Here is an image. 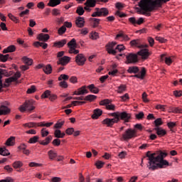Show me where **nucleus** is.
Wrapping results in <instances>:
<instances>
[{
  "label": "nucleus",
  "mask_w": 182,
  "mask_h": 182,
  "mask_svg": "<svg viewBox=\"0 0 182 182\" xmlns=\"http://www.w3.org/2000/svg\"><path fill=\"white\" fill-rule=\"evenodd\" d=\"M126 89H127V87L125 85H121L118 87L117 92V93H123V92H126Z\"/></svg>",
  "instance_id": "58836bf2"
},
{
  "label": "nucleus",
  "mask_w": 182,
  "mask_h": 182,
  "mask_svg": "<svg viewBox=\"0 0 182 182\" xmlns=\"http://www.w3.org/2000/svg\"><path fill=\"white\" fill-rule=\"evenodd\" d=\"M170 0H141L139 2L141 15H146V12H153L156 8H161L163 4H167Z\"/></svg>",
  "instance_id": "f03ea898"
},
{
  "label": "nucleus",
  "mask_w": 182,
  "mask_h": 182,
  "mask_svg": "<svg viewBox=\"0 0 182 182\" xmlns=\"http://www.w3.org/2000/svg\"><path fill=\"white\" fill-rule=\"evenodd\" d=\"M136 55L138 56H141V58L142 59V60H146V59H149V57L150 56V55H151V53L149 51V49L144 48L138 51L136 53Z\"/></svg>",
  "instance_id": "1a4fd4ad"
},
{
  "label": "nucleus",
  "mask_w": 182,
  "mask_h": 182,
  "mask_svg": "<svg viewBox=\"0 0 182 182\" xmlns=\"http://www.w3.org/2000/svg\"><path fill=\"white\" fill-rule=\"evenodd\" d=\"M69 62H70V58L68 56H63L59 58L58 64L62 65V66H66V65H68Z\"/></svg>",
  "instance_id": "ddd939ff"
},
{
  "label": "nucleus",
  "mask_w": 182,
  "mask_h": 182,
  "mask_svg": "<svg viewBox=\"0 0 182 182\" xmlns=\"http://www.w3.org/2000/svg\"><path fill=\"white\" fill-rule=\"evenodd\" d=\"M43 70L46 75H50L52 73V66L50 65H44Z\"/></svg>",
  "instance_id": "c756f323"
},
{
  "label": "nucleus",
  "mask_w": 182,
  "mask_h": 182,
  "mask_svg": "<svg viewBox=\"0 0 182 182\" xmlns=\"http://www.w3.org/2000/svg\"><path fill=\"white\" fill-rule=\"evenodd\" d=\"M9 58V54H6V55L0 54V60L1 62H6Z\"/></svg>",
  "instance_id": "c03bdc74"
},
{
  "label": "nucleus",
  "mask_w": 182,
  "mask_h": 182,
  "mask_svg": "<svg viewBox=\"0 0 182 182\" xmlns=\"http://www.w3.org/2000/svg\"><path fill=\"white\" fill-rule=\"evenodd\" d=\"M49 38H50L49 34L43 33H40L38 37V40L42 41L43 42H48V41H49Z\"/></svg>",
  "instance_id": "b1692460"
},
{
  "label": "nucleus",
  "mask_w": 182,
  "mask_h": 182,
  "mask_svg": "<svg viewBox=\"0 0 182 182\" xmlns=\"http://www.w3.org/2000/svg\"><path fill=\"white\" fill-rule=\"evenodd\" d=\"M154 130L156 132V134H158L159 137H163V136H166V134H167V131H166V129H163L161 127L154 128Z\"/></svg>",
  "instance_id": "dca6fc26"
},
{
  "label": "nucleus",
  "mask_w": 182,
  "mask_h": 182,
  "mask_svg": "<svg viewBox=\"0 0 182 182\" xmlns=\"http://www.w3.org/2000/svg\"><path fill=\"white\" fill-rule=\"evenodd\" d=\"M121 10H117L115 12V15L116 16H119V18H126V16H127V14L120 11Z\"/></svg>",
  "instance_id": "37998d69"
},
{
  "label": "nucleus",
  "mask_w": 182,
  "mask_h": 182,
  "mask_svg": "<svg viewBox=\"0 0 182 182\" xmlns=\"http://www.w3.org/2000/svg\"><path fill=\"white\" fill-rule=\"evenodd\" d=\"M123 50H126V47L123 44H119L116 46L114 53H119V52H123Z\"/></svg>",
  "instance_id": "bb28decb"
},
{
  "label": "nucleus",
  "mask_w": 182,
  "mask_h": 182,
  "mask_svg": "<svg viewBox=\"0 0 182 182\" xmlns=\"http://www.w3.org/2000/svg\"><path fill=\"white\" fill-rule=\"evenodd\" d=\"M122 102H127V100H130V97L129 96V94L126 93L124 95L120 97Z\"/></svg>",
  "instance_id": "09e8293b"
},
{
  "label": "nucleus",
  "mask_w": 182,
  "mask_h": 182,
  "mask_svg": "<svg viewBox=\"0 0 182 182\" xmlns=\"http://www.w3.org/2000/svg\"><path fill=\"white\" fill-rule=\"evenodd\" d=\"M75 62L79 66H83L85 62H86V58H85L83 54H77L75 57Z\"/></svg>",
  "instance_id": "9b49d317"
},
{
  "label": "nucleus",
  "mask_w": 182,
  "mask_h": 182,
  "mask_svg": "<svg viewBox=\"0 0 182 182\" xmlns=\"http://www.w3.org/2000/svg\"><path fill=\"white\" fill-rule=\"evenodd\" d=\"M154 124L155 125V129L157 127H160L163 124V119L161 118H157L154 122Z\"/></svg>",
  "instance_id": "e433bc0d"
},
{
  "label": "nucleus",
  "mask_w": 182,
  "mask_h": 182,
  "mask_svg": "<svg viewBox=\"0 0 182 182\" xmlns=\"http://www.w3.org/2000/svg\"><path fill=\"white\" fill-rule=\"evenodd\" d=\"M75 24L77 28H83L85 26V18L83 17H78L75 21Z\"/></svg>",
  "instance_id": "f3484780"
},
{
  "label": "nucleus",
  "mask_w": 182,
  "mask_h": 182,
  "mask_svg": "<svg viewBox=\"0 0 182 182\" xmlns=\"http://www.w3.org/2000/svg\"><path fill=\"white\" fill-rule=\"evenodd\" d=\"M11 113V109L5 105L0 107V114H9Z\"/></svg>",
  "instance_id": "6ab92c4d"
},
{
  "label": "nucleus",
  "mask_w": 182,
  "mask_h": 182,
  "mask_svg": "<svg viewBox=\"0 0 182 182\" xmlns=\"http://www.w3.org/2000/svg\"><path fill=\"white\" fill-rule=\"evenodd\" d=\"M156 41H158L160 43H166L167 42V39L161 37V36H156L155 37Z\"/></svg>",
  "instance_id": "3c124183"
},
{
  "label": "nucleus",
  "mask_w": 182,
  "mask_h": 182,
  "mask_svg": "<svg viewBox=\"0 0 182 182\" xmlns=\"http://www.w3.org/2000/svg\"><path fill=\"white\" fill-rule=\"evenodd\" d=\"M52 139H53V137L50 135L47 136L45 140L39 141V144H41V146H48V144H49L50 141H52Z\"/></svg>",
  "instance_id": "5701e85b"
},
{
  "label": "nucleus",
  "mask_w": 182,
  "mask_h": 182,
  "mask_svg": "<svg viewBox=\"0 0 182 182\" xmlns=\"http://www.w3.org/2000/svg\"><path fill=\"white\" fill-rule=\"evenodd\" d=\"M147 93H146V92L142 93V101L144 102V103H149V102H150V100H149V98H147Z\"/></svg>",
  "instance_id": "8fccbe9b"
},
{
  "label": "nucleus",
  "mask_w": 182,
  "mask_h": 182,
  "mask_svg": "<svg viewBox=\"0 0 182 182\" xmlns=\"http://www.w3.org/2000/svg\"><path fill=\"white\" fill-rule=\"evenodd\" d=\"M41 133L42 137H46L49 134V132L46 130V128H43L41 131Z\"/></svg>",
  "instance_id": "603ef678"
},
{
  "label": "nucleus",
  "mask_w": 182,
  "mask_h": 182,
  "mask_svg": "<svg viewBox=\"0 0 182 182\" xmlns=\"http://www.w3.org/2000/svg\"><path fill=\"white\" fill-rule=\"evenodd\" d=\"M39 141V136H34L28 140V143L30 144H35V143H38Z\"/></svg>",
  "instance_id": "c9c22d12"
},
{
  "label": "nucleus",
  "mask_w": 182,
  "mask_h": 182,
  "mask_svg": "<svg viewBox=\"0 0 182 182\" xmlns=\"http://www.w3.org/2000/svg\"><path fill=\"white\" fill-rule=\"evenodd\" d=\"M36 91V87L35 85H32L30 88L27 90V93L31 94V93H35Z\"/></svg>",
  "instance_id": "4d7b16f0"
},
{
  "label": "nucleus",
  "mask_w": 182,
  "mask_h": 182,
  "mask_svg": "<svg viewBox=\"0 0 182 182\" xmlns=\"http://www.w3.org/2000/svg\"><path fill=\"white\" fill-rule=\"evenodd\" d=\"M106 49L109 55H114V42L108 43L106 45Z\"/></svg>",
  "instance_id": "4468645a"
},
{
  "label": "nucleus",
  "mask_w": 182,
  "mask_h": 182,
  "mask_svg": "<svg viewBox=\"0 0 182 182\" xmlns=\"http://www.w3.org/2000/svg\"><path fill=\"white\" fill-rule=\"evenodd\" d=\"M66 32V28L65 26H62L58 31V35H63Z\"/></svg>",
  "instance_id": "6e6d98bb"
},
{
  "label": "nucleus",
  "mask_w": 182,
  "mask_h": 182,
  "mask_svg": "<svg viewBox=\"0 0 182 182\" xmlns=\"http://www.w3.org/2000/svg\"><path fill=\"white\" fill-rule=\"evenodd\" d=\"M97 1H100V2H109V0H87L85 3V6L84 9L82 6H78L76 10V14L79 15L80 16H82L83 14H85V11H87V12H90L92 11V9L90 8H95L96 6V2Z\"/></svg>",
  "instance_id": "7ed1b4c3"
},
{
  "label": "nucleus",
  "mask_w": 182,
  "mask_h": 182,
  "mask_svg": "<svg viewBox=\"0 0 182 182\" xmlns=\"http://www.w3.org/2000/svg\"><path fill=\"white\" fill-rule=\"evenodd\" d=\"M50 97V90H46L41 95L42 99H48V97Z\"/></svg>",
  "instance_id": "de8ad7c7"
},
{
  "label": "nucleus",
  "mask_w": 182,
  "mask_h": 182,
  "mask_svg": "<svg viewBox=\"0 0 182 182\" xmlns=\"http://www.w3.org/2000/svg\"><path fill=\"white\" fill-rule=\"evenodd\" d=\"M9 18L11 19V21H13V22H15V23H19V19L16 18L15 16H13L12 14H8Z\"/></svg>",
  "instance_id": "ea45409f"
},
{
  "label": "nucleus",
  "mask_w": 182,
  "mask_h": 182,
  "mask_svg": "<svg viewBox=\"0 0 182 182\" xmlns=\"http://www.w3.org/2000/svg\"><path fill=\"white\" fill-rule=\"evenodd\" d=\"M97 168H102L105 166V162L102 161H97L95 164Z\"/></svg>",
  "instance_id": "052dcab7"
},
{
  "label": "nucleus",
  "mask_w": 182,
  "mask_h": 182,
  "mask_svg": "<svg viewBox=\"0 0 182 182\" xmlns=\"http://www.w3.org/2000/svg\"><path fill=\"white\" fill-rule=\"evenodd\" d=\"M68 46L70 49L69 53H74V55H77V53H79V50H76L77 48L76 39L73 38L70 42L68 43Z\"/></svg>",
  "instance_id": "0eeeda50"
},
{
  "label": "nucleus",
  "mask_w": 182,
  "mask_h": 182,
  "mask_svg": "<svg viewBox=\"0 0 182 182\" xmlns=\"http://www.w3.org/2000/svg\"><path fill=\"white\" fill-rule=\"evenodd\" d=\"M0 182H14V180L11 177H7L5 179H2Z\"/></svg>",
  "instance_id": "774afa93"
},
{
  "label": "nucleus",
  "mask_w": 182,
  "mask_h": 182,
  "mask_svg": "<svg viewBox=\"0 0 182 182\" xmlns=\"http://www.w3.org/2000/svg\"><path fill=\"white\" fill-rule=\"evenodd\" d=\"M115 8L118 9L117 11H123V8H124V4L121 2H117L115 4Z\"/></svg>",
  "instance_id": "79ce46f5"
},
{
  "label": "nucleus",
  "mask_w": 182,
  "mask_h": 182,
  "mask_svg": "<svg viewBox=\"0 0 182 182\" xmlns=\"http://www.w3.org/2000/svg\"><path fill=\"white\" fill-rule=\"evenodd\" d=\"M87 88L89 89L90 92H91V93H95V95L99 93V88L96 87L93 84L88 85Z\"/></svg>",
  "instance_id": "a878e982"
},
{
  "label": "nucleus",
  "mask_w": 182,
  "mask_h": 182,
  "mask_svg": "<svg viewBox=\"0 0 182 182\" xmlns=\"http://www.w3.org/2000/svg\"><path fill=\"white\" fill-rule=\"evenodd\" d=\"M14 168H21L22 166H23V164L21 161H16L12 164Z\"/></svg>",
  "instance_id": "4c0bfd02"
},
{
  "label": "nucleus",
  "mask_w": 182,
  "mask_h": 182,
  "mask_svg": "<svg viewBox=\"0 0 182 182\" xmlns=\"http://www.w3.org/2000/svg\"><path fill=\"white\" fill-rule=\"evenodd\" d=\"M173 96H175V97H181L182 91L181 90H175V91H173Z\"/></svg>",
  "instance_id": "bf43d9fd"
},
{
  "label": "nucleus",
  "mask_w": 182,
  "mask_h": 182,
  "mask_svg": "<svg viewBox=\"0 0 182 182\" xmlns=\"http://www.w3.org/2000/svg\"><path fill=\"white\" fill-rule=\"evenodd\" d=\"M100 106H106L107 110H114V105H112V100L105 99L100 102Z\"/></svg>",
  "instance_id": "9d476101"
},
{
  "label": "nucleus",
  "mask_w": 182,
  "mask_h": 182,
  "mask_svg": "<svg viewBox=\"0 0 182 182\" xmlns=\"http://www.w3.org/2000/svg\"><path fill=\"white\" fill-rule=\"evenodd\" d=\"M19 77H21V73L16 72L15 73L14 76L6 78L5 80V82L6 83H12V82H16V80H18V79H19Z\"/></svg>",
  "instance_id": "f8f14e48"
},
{
  "label": "nucleus",
  "mask_w": 182,
  "mask_h": 182,
  "mask_svg": "<svg viewBox=\"0 0 182 182\" xmlns=\"http://www.w3.org/2000/svg\"><path fill=\"white\" fill-rule=\"evenodd\" d=\"M69 79V75H65V74H62L60 76L58 77V80H68Z\"/></svg>",
  "instance_id": "13d9d810"
},
{
  "label": "nucleus",
  "mask_w": 182,
  "mask_h": 182,
  "mask_svg": "<svg viewBox=\"0 0 182 182\" xmlns=\"http://www.w3.org/2000/svg\"><path fill=\"white\" fill-rule=\"evenodd\" d=\"M67 42L68 41L66 39H63L59 41H55L54 43V46H55V48H63V46L66 45Z\"/></svg>",
  "instance_id": "aec40b11"
},
{
  "label": "nucleus",
  "mask_w": 182,
  "mask_h": 182,
  "mask_svg": "<svg viewBox=\"0 0 182 182\" xmlns=\"http://www.w3.org/2000/svg\"><path fill=\"white\" fill-rule=\"evenodd\" d=\"M14 141H15V137L14 136H11L10 138H9L6 140V141L5 143V145L6 146H14Z\"/></svg>",
  "instance_id": "473e14b6"
},
{
  "label": "nucleus",
  "mask_w": 182,
  "mask_h": 182,
  "mask_svg": "<svg viewBox=\"0 0 182 182\" xmlns=\"http://www.w3.org/2000/svg\"><path fill=\"white\" fill-rule=\"evenodd\" d=\"M134 129L135 130H139V132H141L143 130V125L141 124H136L134 125Z\"/></svg>",
  "instance_id": "e2e57ef3"
},
{
  "label": "nucleus",
  "mask_w": 182,
  "mask_h": 182,
  "mask_svg": "<svg viewBox=\"0 0 182 182\" xmlns=\"http://www.w3.org/2000/svg\"><path fill=\"white\" fill-rule=\"evenodd\" d=\"M167 126H168V129H170V130H171L172 129H174V127H176V126H177V122H169L167 123Z\"/></svg>",
  "instance_id": "864d4df0"
},
{
  "label": "nucleus",
  "mask_w": 182,
  "mask_h": 182,
  "mask_svg": "<svg viewBox=\"0 0 182 182\" xmlns=\"http://www.w3.org/2000/svg\"><path fill=\"white\" fill-rule=\"evenodd\" d=\"M139 67L137 66H132L129 67L127 70L128 73H138L139 72Z\"/></svg>",
  "instance_id": "2f4dec72"
},
{
  "label": "nucleus",
  "mask_w": 182,
  "mask_h": 182,
  "mask_svg": "<svg viewBox=\"0 0 182 182\" xmlns=\"http://www.w3.org/2000/svg\"><path fill=\"white\" fill-rule=\"evenodd\" d=\"M103 111L100 109H96L94 110V113L92 115V118L94 119H99L100 116H102Z\"/></svg>",
  "instance_id": "412c9836"
},
{
  "label": "nucleus",
  "mask_w": 182,
  "mask_h": 182,
  "mask_svg": "<svg viewBox=\"0 0 182 182\" xmlns=\"http://www.w3.org/2000/svg\"><path fill=\"white\" fill-rule=\"evenodd\" d=\"M58 5H60V0H50L48 3V6H51L52 8H55Z\"/></svg>",
  "instance_id": "393cba45"
},
{
  "label": "nucleus",
  "mask_w": 182,
  "mask_h": 182,
  "mask_svg": "<svg viewBox=\"0 0 182 182\" xmlns=\"http://www.w3.org/2000/svg\"><path fill=\"white\" fill-rule=\"evenodd\" d=\"M135 117L137 120H141V119L144 118V113L143 112H140L139 114L135 115Z\"/></svg>",
  "instance_id": "5fc2aeb1"
},
{
  "label": "nucleus",
  "mask_w": 182,
  "mask_h": 182,
  "mask_svg": "<svg viewBox=\"0 0 182 182\" xmlns=\"http://www.w3.org/2000/svg\"><path fill=\"white\" fill-rule=\"evenodd\" d=\"M121 120H124V123H129L130 120H132V114H129L126 112H123L121 113L115 112L114 113V122L117 123Z\"/></svg>",
  "instance_id": "20e7f679"
},
{
  "label": "nucleus",
  "mask_w": 182,
  "mask_h": 182,
  "mask_svg": "<svg viewBox=\"0 0 182 182\" xmlns=\"http://www.w3.org/2000/svg\"><path fill=\"white\" fill-rule=\"evenodd\" d=\"M22 60L25 65H27L28 66H31L32 63H33V60L26 56L23 57Z\"/></svg>",
  "instance_id": "c85d7f7f"
},
{
  "label": "nucleus",
  "mask_w": 182,
  "mask_h": 182,
  "mask_svg": "<svg viewBox=\"0 0 182 182\" xmlns=\"http://www.w3.org/2000/svg\"><path fill=\"white\" fill-rule=\"evenodd\" d=\"M165 63L166 65H168V66H170L171 63H173V60H171V58L170 57H166L165 58Z\"/></svg>",
  "instance_id": "0e129e2a"
},
{
  "label": "nucleus",
  "mask_w": 182,
  "mask_h": 182,
  "mask_svg": "<svg viewBox=\"0 0 182 182\" xmlns=\"http://www.w3.org/2000/svg\"><path fill=\"white\" fill-rule=\"evenodd\" d=\"M89 91L86 89V86H82L77 89V96L87 95Z\"/></svg>",
  "instance_id": "4be33fe9"
},
{
  "label": "nucleus",
  "mask_w": 182,
  "mask_h": 182,
  "mask_svg": "<svg viewBox=\"0 0 182 182\" xmlns=\"http://www.w3.org/2000/svg\"><path fill=\"white\" fill-rule=\"evenodd\" d=\"M0 154L1 156H9L11 153H9V151L6 147H3L0 148Z\"/></svg>",
  "instance_id": "72a5a7b5"
},
{
  "label": "nucleus",
  "mask_w": 182,
  "mask_h": 182,
  "mask_svg": "<svg viewBox=\"0 0 182 182\" xmlns=\"http://www.w3.org/2000/svg\"><path fill=\"white\" fill-rule=\"evenodd\" d=\"M95 11H98L100 16H107L109 15V10L106 8H95Z\"/></svg>",
  "instance_id": "2eb2a0df"
},
{
  "label": "nucleus",
  "mask_w": 182,
  "mask_h": 182,
  "mask_svg": "<svg viewBox=\"0 0 182 182\" xmlns=\"http://www.w3.org/2000/svg\"><path fill=\"white\" fill-rule=\"evenodd\" d=\"M23 127H28L29 129L32 127H36V122H28L23 124Z\"/></svg>",
  "instance_id": "a19ab883"
},
{
  "label": "nucleus",
  "mask_w": 182,
  "mask_h": 182,
  "mask_svg": "<svg viewBox=\"0 0 182 182\" xmlns=\"http://www.w3.org/2000/svg\"><path fill=\"white\" fill-rule=\"evenodd\" d=\"M92 21H93V24H92L93 28H97V26H99L100 19L94 18H92Z\"/></svg>",
  "instance_id": "a18cd8bd"
},
{
  "label": "nucleus",
  "mask_w": 182,
  "mask_h": 182,
  "mask_svg": "<svg viewBox=\"0 0 182 182\" xmlns=\"http://www.w3.org/2000/svg\"><path fill=\"white\" fill-rule=\"evenodd\" d=\"M134 137H137V131L132 128L127 129L122 134V139L125 141H127V140H130L132 139H134Z\"/></svg>",
  "instance_id": "39448f33"
},
{
  "label": "nucleus",
  "mask_w": 182,
  "mask_h": 182,
  "mask_svg": "<svg viewBox=\"0 0 182 182\" xmlns=\"http://www.w3.org/2000/svg\"><path fill=\"white\" fill-rule=\"evenodd\" d=\"M156 110H161L162 112H166V105H161L160 104L155 106Z\"/></svg>",
  "instance_id": "49530a36"
},
{
  "label": "nucleus",
  "mask_w": 182,
  "mask_h": 182,
  "mask_svg": "<svg viewBox=\"0 0 182 182\" xmlns=\"http://www.w3.org/2000/svg\"><path fill=\"white\" fill-rule=\"evenodd\" d=\"M48 155L50 160H53L54 159H56V157H58V154L53 150L48 151Z\"/></svg>",
  "instance_id": "7c9ffc66"
},
{
  "label": "nucleus",
  "mask_w": 182,
  "mask_h": 182,
  "mask_svg": "<svg viewBox=\"0 0 182 182\" xmlns=\"http://www.w3.org/2000/svg\"><path fill=\"white\" fill-rule=\"evenodd\" d=\"M102 124H106L107 127H112L114 124V118L109 119L107 118L102 121Z\"/></svg>",
  "instance_id": "a211bd4d"
},
{
  "label": "nucleus",
  "mask_w": 182,
  "mask_h": 182,
  "mask_svg": "<svg viewBox=\"0 0 182 182\" xmlns=\"http://www.w3.org/2000/svg\"><path fill=\"white\" fill-rule=\"evenodd\" d=\"M126 63L127 65H129L130 63H137L139 62V58L137 56V54L134 53H128L126 55Z\"/></svg>",
  "instance_id": "6e6552de"
},
{
  "label": "nucleus",
  "mask_w": 182,
  "mask_h": 182,
  "mask_svg": "<svg viewBox=\"0 0 182 182\" xmlns=\"http://www.w3.org/2000/svg\"><path fill=\"white\" fill-rule=\"evenodd\" d=\"M147 41L149 43V46L153 48L154 46V38L151 37H148Z\"/></svg>",
  "instance_id": "69168bd1"
},
{
  "label": "nucleus",
  "mask_w": 182,
  "mask_h": 182,
  "mask_svg": "<svg viewBox=\"0 0 182 182\" xmlns=\"http://www.w3.org/2000/svg\"><path fill=\"white\" fill-rule=\"evenodd\" d=\"M146 157L149 160V169L156 170L157 168H163L164 166H169L168 161L164 160V157H167V154L164 152H160L159 155L150 154V151L146 153Z\"/></svg>",
  "instance_id": "f257e3e1"
},
{
  "label": "nucleus",
  "mask_w": 182,
  "mask_h": 182,
  "mask_svg": "<svg viewBox=\"0 0 182 182\" xmlns=\"http://www.w3.org/2000/svg\"><path fill=\"white\" fill-rule=\"evenodd\" d=\"M52 143H53V146H60V139H55L53 141Z\"/></svg>",
  "instance_id": "338daca9"
},
{
  "label": "nucleus",
  "mask_w": 182,
  "mask_h": 182,
  "mask_svg": "<svg viewBox=\"0 0 182 182\" xmlns=\"http://www.w3.org/2000/svg\"><path fill=\"white\" fill-rule=\"evenodd\" d=\"M95 99H97L96 95H88L84 98V100H87V102H93V100H95Z\"/></svg>",
  "instance_id": "f704fd0d"
},
{
  "label": "nucleus",
  "mask_w": 182,
  "mask_h": 182,
  "mask_svg": "<svg viewBox=\"0 0 182 182\" xmlns=\"http://www.w3.org/2000/svg\"><path fill=\"white\" fill-rule=\"evenodd\" d=\"M35 109V107L33 106V100H26L22 105H21L19 110L22 113L23 112H32V110Z\"/></svg>",
  "instance_id": "423d86ee"
},
{
  "label": "nucleus",
  "mask_w": 182,
  "mask_h": 182,
  "mask_svg": "<svg viewBox=\"0 0 182 182\" xmlns=\"http://www.w3.org/2000/svg\"><path fill=\"white\" fill-rule=\"evenodd\" d=\"M130 46L132 47L138 48L140 49V40L136 39V40H132L130 41Z\"/></svg>",
  "instance_id": "cd10ccee"
},
{
  "label": "nucleus",
  "mask_w": 182,
  "mask_h": 182,
  "mask_svg": "<svg viewBox=\"0 0 182 182\" xmlns=\"http://www.w3.org/2000/svg\"><path fill=\"white\" fill-rule=\"evenodd\" d=\"M146 68L143 67L140 72L141 75H139V76H141V79H144V76H146Z\"/></svg>",
  "instance_id": "680f3d73"
}]
</instances>
